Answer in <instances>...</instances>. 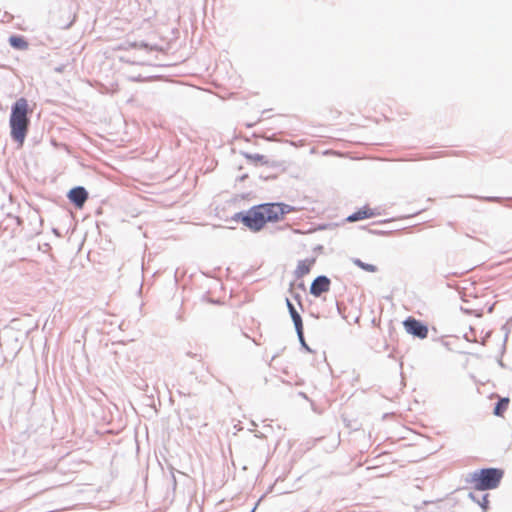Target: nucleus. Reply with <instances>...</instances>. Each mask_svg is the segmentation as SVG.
<instances>
[{
	"label": "nucleus",
	"mask_w": 512,
	"mask_h": 512,
	"mask_svg": "<svg viewBox=\"0 0 512 512\" xmlns=\"http://www.w3.org/2000/svg\"><path fill=\"white\" fill-rule=\"evenodd\" d=\"M88 191L83 186H75L69 190L67 198L77 208H82L88 199Z\"/></svg>",
	"instance_id": "39448f33"
},
{
	"label": "nucleus",
	"mask_w": 512,
	"mask_h": 512,
	"mask_svg": "<svg viewBox=\"0 0 512 512\" xmlns=\"http://www.w3.org/2000/svg\"><path fill=\"white\" fill-rule=\"evenodd\" d=\"M504 476V471L500 468H482L470 474L467 482L474 485V489L478 491H486L496 489Z\"/></svg>",
	"instance_id": "7ed1b4c3"
},
{
	"label": "nucleus",
	"mask_w": 512,
	"mask_h": 512,
	"mask_svg": "<svg viewBox=\"0 0 512 512\" xmlns=\"http://www.w3.org/2000/svg\"><path fill=\"white\" fill-rule=\"evenodd\" d=\"M508 404H509V399L508 398H501L500 400H498L496 402V404L494 406L493 413L496 416H502L503 413L507 410Z\"/></svg>",
	"instance_id": "9b49d317"
},
{
	"label": "nucleus",
	"mask_w": 512,
	"mask_h": 512,
	"mask_svg": "<svg viewBox=\"0 0 512 512\" xmlns=\"http://www.w3.org/2000/svg\"><path fill=\"white\" fill-rule=\"evenodd\" d=\"M295 330L301 347L304 348L307 352H312L311 348L305 341L303 326L301 328H295Z\"/></svg>",
	"instance_id": "4468645a"
},
{
	"label": "nucleus",
	"mask_w": 512,
	"mask_h": 512,
	"mask_svg": "<svg viewBox=\"0 0 512 512\" xmlns=\"http://www.w3.org/2000/svg\"><path fill=\"white\" fill-rule=\"evenodd\" d=\"M286 305L289 311V314L291 316V319L293 321L295 328H301L303 326V320L301 315L297 312L295 306L292 304V302L286 298Z\"/></svg>",
	"instance_id": "1a4fd4ad"
},
{
	"label": "nucleus",
	"mask_w": 512,
	"mask_h": 512,
	"mask_svg": "<svg viewBox=\"0 0 512 512\" xmlns=\"http://www.w3.org/2000/svg\"><path fill=\"white\" fill-rule=\"evenodd\" d=\"M315 261V258L300 260L294 272L295 277L299 279L308 274L311 270V267L314 265Z\"/></svg>",
	"instance_id": "6e6552de"
},
{
	"label": "nucleus",
	"mask_w": 512,
	"mask_h": 512,
	"mask_svg": "<svg viewBox=\"0 0 512 512\" xmlns=\"http://www.w3.org/2000/svg\"><path fill=\"white\" fill-rule=\"evenodd\" d=\"M246 157L250 160L261 162L263 164L267 163L265 156L261 154H246Z\"/></svg>",
	"instance_id": "2eb2a0df"
},
{
	"label": "nucleus",
	"mask_w": 512,
	"mask_h": 512,
	"mask_svg": "<svg viewBox=\"0 0 512 512\" xmlns=\"http://www.w3.org/2000/svg\"><path fill=\"white\" fill-rule=\"evenodd\" d=\"M295 211V207L291 205L269 202L255 205L247 211L236 212L229 217V220L234 222L241 221L242 224H267L268 222L284 220L286 214Z\"/></svg>",
	"instance_id": "f257e3e1"
},
{
	"label": "nucleus",
	"mask_w": 512,
	"mask_h": 512,
	"mask_svg": "<svg viewBox=\"0 0 512 512\" xmlns=\"http://www.w3.org/2000/svg\"><path fill=\"white\" fill-rule=\"evenodd\" d=\"M488 496V494H484L480 500L473 492L468 494V498L477 503L483 510H487L489 508Z\"/></svg>",
	"instance_id": "f8f14e48"
},
{
	"label": "nucleus",
	"mask_w": 512,
	"mask_h": 512,
	"mask_svg": "<svg viewBox=\"0 0 512 512\" xmlns=\"http://www.w3.org/2000/svg\"><path fill=\"white\" fill-rule=\"evenodd\" d=\"M403 326L408 334L419 339H424L428 335V327L422 321L413 317H408L403 321Z\"/></svg>",
	"instance_id": "20e7f679"
},
{
	"label": "nucleus",
	"mask_w": 512,
	"mask_h": 512,
	"mask_svg": "<svg viewBox=\"0 0 512 512\" xmlns=\"http://www.w3.org/2000/svg\"><path fill=\"white\" fill-rule=\"evenodd\" d=\"M255 509H256V506H255V507H254L250 512H254V511H255Z\"/></svg>",
	"instance_id": "cd10ccee"
},
{
	"label": "nucleus",
	"mask_w": 512,
	"mask_h": 512,
	"mask_svg": "<svg viewBox=\"0 0 512 512\" xmlns=\"http://www.w3.org/2000/svg\"><path fill=\"white\" fill-rule=\"evenodd\" d=\"M29 112L31 111L28 101L23 97L17 99L11 106L9 119L10 136L20 146L23 145L28 133L30 125Z\"/></svg>",
	"instance_id": "f03ea898"
},
{
	"label": "nucleus",
	"mask_w": 512,
	"mask_h": 512,
	"mask_svg": "<svg viewBox=\"0 0 512 512\" xmlns=\"http://www.w3.org/2000/svg\"><path fill=\"white\" fill-rule=\"evenodd\" d=\"M393 231H386V230H373V229H369L368 230V233L372 234V235H377V236H387V235H390Z\"/></svg>",
	"instance_id": "dca6fc26"
},
{
	"label": "nucleus",
	"mask_w": 512,
	"mask_h": 512,
	"mask_svg": "<svg viewBox=\"0 0 512 512\" xmlns=\"http://www.w3.org/2000/svg\"><path fill=\"white\" fill-rule=\"evenodd\" d=\"M377 215H380L378 208H370L369 206L366 205V206H363L362 208H360L359 210H357L356 212L348 215L345 218V221L356 222V221L364 220V219L371 218V217H374Z\"/></svg>",
	"instance_id": "0eeeda50"
},
{
	"label": "nucleus",
	"mask_w": 512,
	"mask_h": 512,
	"mask_svg": "<svg viewBox=\"0 0 512 512\" xmlns=\"http://www.w3.org/2000/svg\"><path fill=\"white\" fill-rule=\"evenodd\" d=\"M133 47H139V48H145V49H148L149 48V45L147 43H144V42H140V43H133L132 44Z\"/></svg>",
	"instance_id": "aec40b11"
},
{
	"label": "nucleus",
	"mask_w": 512,
	"mask_h": 512,
	"mask_svg": "<svg viewBox=\"0 0 512 512\" xmlns=\"http://www.w3.org/2000/svg\"><path fill=\"white\" fill-rule=\"evenodd\" d=\"M295 233H302L300 230H294Z\"/></svg>",
	"instance_id": "a878e982"
},
{
	"label": "nucleus",
	"mask_w": 512,
	"mask_h": 512,
	"mask_svg": "<svg viewBox=\"0 0 512 512\" xmlns=\"http://www.w3.org/2000/svg\"><path fill=\"white\" fill-rule=\"evenodd\" d=\"M331 281L325 275L317 276L310 285V294L314 297H320L330 289Z\"/></svg>",
	"instance_id": "423d86ee"
},
{
	"label": "nucleus",
	"mask_w": 512,
	"mask_h": 512,
	"mask_svg": "<svg viewBox=\"0 0 512 512\" xmlns=\"http://www.w3.org/2000/svg\"><path fill=\"white\" fill-rule=\"evenodd\" d=\"M484 512H487L486 510H484Z\"/></svg>",
	"instance_id": "c85d7f7f"
},
{
	"label": "nucleus",
	"mask_w": 512,
	"mask_h": 512,
	"mask_svg": "<svg viewBox=\"0 0 512 512\" xmlns=\"http://www.w3.org/2000/svg\"><path fill=\"white\" fill-rule=\"evenodd\" d=\"M352 262L359 268H361L362 270L364 271H367V272H371V273H374V272H377L378 271V268L377 266L373 265V264H368V263H365L363 262L362 260H360L359 258H354L352 259Z\"/></svg>",
	"instance_id": "ddd939ff"
},
{
	"label": "nucleus",
	"mask_w": 512,
	"mask_h": 512,
	"mask_svg": "<svg viewBox=\"0 0 512 512\" xmlns=\"http://www.w3.org/2000/svg\"><path fill=\"white\" fill-rule=\"evenodd\" d=\"M77 227H78V226H72V227H71V226H69V227L66 229L65 233H66V234H69V240H70V241H72V240H73V237H74V235H75V233H76V231H77Z\"/></svg>",
	"instance_id": "f3484780"
},
{
	"label": "nucleus",
	"mask_w": 512,
	"mask_h": 512,
	"mask_svg": "<svg viewBox=\"0 0 512 512\" xmlns=\"http://www.w3.org/2000/svg\"><path fill=\"white\" fill-rule=\"evenodd\" d=\"M405 218H409V216L400 217V218H398L397 220H401V219H405ZM395 220H396V219H394V218L384 219V220H379V221L373 222L372 224H379V225H382V224H389L390 222L395 221Z\"/></svg>",
	"instance_id": "a211bd4d"
},
{
	"label": "nucleus",
	"mask_w": 512,
	"mask_h": 512,
	"mask_svg": "<svg viewBox=\"0 0 512 512\" xmlns=\"http://www.w3.org/2000/svg\"><path fill=\"white\" fill-rule=\"evenodd\" d=\"M99 227H100L99 225H96V226H95V228H96V230H97L98 232H99Z\"/></svg>",
	"instance_id": "393cba45"
},
{
	"label": "nucleus",
	"mask_w": 512,
	"mask_h": 512,
	"mask_svg": "<svg viewBox=\"0 0 512 512\" xmlns=\"http://www.w3.org/2000/svg\"><path fill=\"white\" fill-rule=\"evenodd\" d=\"M327 227H328V226H324V225L317 226V228L309 229V230L307 231V233H312V232L316 231L317 229H319V230H323V229H326Z\"/></svg>",
	"instance_id": "412c9836"
},
{
	"label": "nucleus",
	"mask_w": 512,
	"mask_h": 512,
	"mask_svg": "<svg viewBox=\"0 0 512 512\" xmlns=\"http://www.w3.org/2000/svg\"><path fill=\"white\" fill-rule=\"evenodd\" d=\"M8 42L12 48L17 50H26L29 46L27 40L20 35L10 36Z\"/></svg>",
	"instance_id": "9d476101"
},
{
	"label": "nucleus",
	"mask_w": 512,
	"mask_h": 512,
	"mask_svg": "<svg viewBox=\"0 0 512 512\" xmlns=\"http://www.w3.org/2000/svg\"><path fill=\"white\" fill-rule=\"evenodd\" d=\"M486 200H488V201H494V200H496V198H494V197H488V198H486Z\"/></svg>",
	"instance_id": "5701e85b"
},
{
	"label": "nucleus",
	"mask_w": 512,
	"mask_h": 512,
	"mask_svg": "<svg viewBox=\"0 0 512 512\" xmlns=\"http://www.w3.org/2000/svg\"><path fill=\"white\" fill-rule=\"evenodd\" d=\"M253 233L260 232L265 226H247Z\"/></svg>",
	"instance_id": "6ab92c4d"
},
{
	"label": "nucleus",
	"mask_w": 512,
	"mask_h": 512,
	"mask_svg": "<svg viewBox=\"0 0 512 512\" xmlns=\"http://www.w3.org/2000/svg\"><path fill=\"white\" fill-rule=\"evenodd\" d=\"M52 230H53V232H54L56 235L61 236V231H60V229H59V228H55V227H53V229H52Z\"/></svg>",
	"instance_id": "4be33fe9"
},
{
	"label": "nucleus",
	"mask_w": 512,
	"mask_h": 512,
	"mask_svg": "<svg viewBox=\"0 0 512 512\" xmlns=\"http://www.w3.org/2000/svg\"><path fill=\"white\" fill-rule=\"evenodd\" d=\"M299 298H300V296L297 294V295L295 296V299H297V300L299 301Z\"/></svg>",
	"instance_id": "bb28decb"
},
{
	"label": "nucleus",
	"mask_w": 512,
	"mask_h": 512,
	"mask_svg": "<svg viewBox=\"0 0 512 512\" xmlns=\"http://www.w3.org/2000/svg\"><path fill=\"white\" fill-rule=\"evenodd\" d=\"M337 309H338L339 313H341L340 304L338 302H337Z\"/></svg>",
	"instance_id": "b1692460"
}]
</instances>
